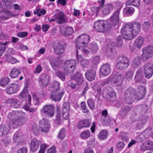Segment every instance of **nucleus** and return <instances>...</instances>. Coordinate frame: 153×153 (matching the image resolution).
I'll return each mask as SVG.
<instances>
[{
	"label": "nucleus",
	"mask_w": 153,
	"mask_h": 153,
	"mask_svg": "<svg viewBox=\"0 0 153 153\" xmlns=\"http://www.w3.org/2000/svg\"><path fill=\"white\" fill-rule=\"evenodd\" d=\"M8 43V42L7 41L4 43H2L0 42V56L4 53L6 49L5 46Z\"/></svg>",
	"instance_id": "46"
},
{
	"label": "nucleus",
	"mask_w": 153,
	"mask_h": 153,
	"mask_svg": "<svg viewBox=\"0 0 153 153\" xmlns=\"http://www.w3.org/2000/svg\"><path fill=\"white\" fill-rule=\"evenodd\" d=\"M65 93L64 91L60 92L58 93L55 94L54 93H51V98L52 100L56 102L60 101Z\"/></svg>",
	"instance_id": "26"
},
{
	"label": "nucleus",
	"mask_w": 153,
	"mask_h": 153,
	"mask_svg": "<svg viewBox=\"0 0 153 153\" xmlns=\"http://www.w3.org/2000/svg\"><path fill=\"white\" fill-rule=\"evenodd\" d=\"M134 12V9L131 7H127L123 9L124 13L126 14H131Z\"/></svg>",
	"instance_id": "55"
},
{
	"label": "nucleus",
	"mask_w": 153,
	"mask_h": 153,
	"mask_svg": "<svg viewBox=\"0 0 153 153\" xmlns=\"http://www.w3.org/2000/svg\"><path fill=\"white\" fill-rule=\"evenodd\" d=\"M113 8V6L112 4L109 3L104 5L102 10V13L105 15H107L112 11Z\"/></svg>",
	"instance_id": "32"
},
{
	"label": "nucleus",
	"mask_w": 153,
	"mask_h": 153,
	"mask_svg": "<svg viewBox=\"0 0 153 153\" xmlns=\"http://www.w3.org/2000/svg\"><path fill=\"white\" fill-rule=\"evenodd\" d=\"M93 88L97 92L96 96L100 97L101 95L102 89L99 85L97 83L95 84L94 85Z\"/></svg>",
	"instance_id": "51"
},
{
	"label": "nucleus",
	"mask_w": 153,
	"mask_h": 153,
	"mask_svg": "<svg viewBox=\"0 0 153 153\" xmlns=\"http://www.w3.org/2000/svg\"><path fill=\"white\" fill-rule=\"evenodd\" d=\"M144 39L141 36L138 37L135 40L134 45L135 48L139 49L143 43Z\"/></svg>",
	"instance_id": "33"
},
{
	"label": "nucleus",
	"mask_w": 153,
	"mask_h": 153,
	"mask_svg": "<svg viewBox=\"0 0 153 153\" xmlns=\"http://www.w3.org/2000/svg\"><path fill=\"white\" fill-rule=\"evenodd\" d=\"M135 109L138 111L143 114L146 113L149 109V107L146 104H142L136 106Z\"/></svg>",
	"instance_id": "28"
},
{
	"label": "nucleus",
	"mask_w": 153,
	"mask_h": 153,
	"mask_svg": "<svg viewBox=\"0 0 153 153\" xmlns=\"http://www.w3.org/2000/svg\"><path fill=\"white\" fill-rule=\"evenodd\" d=\"M54 107L52 105H46L42 108V114L49 117H52L54 115Z\"/></svg>",
	"instance_id": "9"
},
{
	"label": "nucleus",
	"mask_w": 153,
	"mask_h": 153,
	"mask_svg": "<svg viewBox=\"0 0 153 153\" xmlns=\"http://www.w3.org/2000/svg\"><path fill=\"white\" fill-rule=\"evenodd\" d=\"M90 48L92 53H95L98 51V47L96 42H93L90 45Z\"/></svg>",
	"instance_id": "52"
},
{
	"label": "nucleus",
	"mask_w": 153,
	"mask_h": 153,
	"mask_svg": "<svg viewBox=\"0 0 153 153\" xmlns=\"http://www.w3.org/2000/svg\"><path fill=\"white\" fill-rule=\"evenodd\" d=\"M105 24L103 20H98L94 23V28L98 32H102L104 30L103 25Z\"/></svg>",
	"instance_id": "22"
},
{
	"label": "nucleus",
	"mask_w": 153,
	"mask_h": 153,
	"mask_svg": "<svg viewBox=\"0 0 153 153\" xmlns=\"http://www.w3.org/2000/svg\"><path fill=\"white\" fill-rule=\"evenodd\" d=\"M74 31L72 27L68 26H61L59 27V32L65 36H69L72 34Z\"/></svg>",
	"instance_id": "14"
},
{
	"label": "nucleus",
	"mask_w": 153,
	"mask_h": 153,
	"mask_svg": "<svg viewBox=\"0 0 153 153\" xmlns=\"http://www.w3.org/2000/svg\"><path fill=\"white\" fill-rule=\"evenodd\" d=\"M9 131L8 125L1 124L0 125V137L4 136L7 134Z\"/></svg>",
	"instance_id": "31"
},
{
	"label": "nucleus",
	"mask_w": 153,
	"mask_h": 153,
	"mask_svg": "<svg viewBox=\"0 0 153 153\" xmlns=\"http://www.w3.org/2000/svg\"><path fill=\"white\" fill-rule=\"evenodd\" d=\"M146 93V89L145 87H142L139 88V92L136 94L137 100H140L143 98Z\"/></svg>",
	"instance_id": "35"
},
{
	"label": "nucleus",
	"mask_w": 153,
	"mask_h": 153,
	"mask_svg": "<svg viewBox=\"0 0 153 153\" xmlns=\"http://www.w3.org/2000/svg\"><path fill=\"white\" fill-rule=\"evenodd\" d=\"M87 102L88 105L91 109L94 110L95 109V103L92 99H89Z\"/></svg>",
	"instance_id": "54"
},
{
	"label": "nucleus",
	"mask_w": 153,
	"mask_h": 153,
	"mask_svg": "<svg viewBox=\"0 0 153 153\" xmlns=\"http://www.w3.org/2000/svg\"><path fill=\"white\" fill-rule=\"evenodd\" d=\"M131 108L129 106H123L121 107L122 111L124 114H127L130 112L131 110Z\"/></svg>",
	"instance_id": "61"
},
{
	"label": "nucleus",
	"mask_w": 153,
	"mask_h": 153,
	"mask_svg": "<svg viewBox=\"0 0 153 153\" xmlns=\"http://www.w3.org/2000/svg\"><path fill=\"white\" fill-rule=\"evenodd\" d=\"M21 73V70L20 69L16 68H13L10 73V76L12 78H15Z\"/></svg>",
	"instance_id": "37"
},
{
	"label": "nucleus",
	"mask_w": 153,
	"mask_h": 153,
	"mask_svg": "<svg viewBox=\"0 0 153 153\" xmlns=\"http://www.w3.org/2000/svg\"><path fill=\"white\" fill-rule=\"evenodd\" d=\"M70 103L68 102H65L63 105L62 109V112H69L70 111Z\"/></svg>",
	"instance_id": "53"
},
{
	"label": "nucleus",
	"mask_w": 153,
	"mask_h": 153,
	"mask_svg": "<svg viewBox=\"0 0 153 153\" xmlns=\"http://www.w3.org/2000/svg\"><path fill=\"white\" fill-rule=\"evenodd\" d=\"M80 105L81 109L83 110V113H86L89 112V110L87 108L85 102H82L80 104Z\"/></svg>",
	"instance_id": "58"
},
{
	"label": "nucleus",
	"mask_w": 153,
	"mask_h": 153,
	"mask_svg": "<svg viewBox=\"0 0 153 153\" xmlns=\"http://www.w3.org/2000/svg\"><path fill=\"white\" fill-rule=\"evenodd\" d=\"M80 136L82 139H86L88 138L90 136V131L86 130L82 132L81 133Z\"/></svg>",
	"instance_id": "48"
},
{
	"label": "nucleus",
	"mask_w": 153,
	"mask_h": 153,
	"mask_svg": "<svg viewBox=\"0 0 153 153\" xmlns=\"http://www.w3.org/2000/svg\"><path fill=\"white\" fill-rule=\"evenodd\" d=\"M116 94L114 91H112L106 94L105 97L108 102H113L116 100Z\"/></svg>",
	"instance_id": "34"
},
{
	"label": "nucleus",
	"mask_w": 153,
	"mask_h": 153,
	"mask_svg": "<svg viewBox=\"0 0 153 153\" xmlns=\"http://www.w3.org/2000/svg\"><path fill=\"white\" fill-rule=\"evenodd\" d=\"M121 34L123 38L126 40H130L136 36L133 35V33L129 24H126L121 29Z\"/></svg>",
	"instance_id": "5"
},
{
	"label": "nucleus",
	"mask_w": 153,
	"mask_h": 153,
	"mask_svg": "<svg viewBox=\"0 0 153 153\" xmlns=\"http://www.w3.org/2000/svg\"><path fill=\"white\" fill-rule=\"evenodd\" d=\"M76 82L77 84L80 85L82 84L84 82L83 77L82 74L79 72H76L71 78Z\"/></svg>",
	"instance_id": "23"
},
{
	"label": "nucleus",
	"mask_w": 153,
	"mask_h": 153,
	"mask_svg": "<svg viewBox=\"0 0 153 153\" xmlns=\"http://www.w3.org/2000/svg\"><path fill=\"white\" fill-rule=\"evenodd\" d=\"M120 11L119 9H117L111 17L110 23L113 27L116 28H118L119 25V14Z\"/></svg>",
	"instance_id": "7"
},
{
	"label": "nucleus",
	"mask_w": 153,
	"mask_h": 153,
	"mask_svg": "<svg viewBox=\"0 0 153 153\" xmlns=\"http://www.w3.org/2000/svg\"><path fill=\"white\" fill-rule=\"evenodd\" d=\"M144 72L146 78L150 79L153 74V65L150 63H146L144 66Z\"/></svg>",
	"instance_id": "10"
},
{
	"label": "nucleus",
	"mask_w": 153,
	"mask_h": 153,
	"mask_svg": "<svg viewBox=\"0 0 153 153\" xmlns=\"http://www.w3.org/2000/svg\"><path fill=\"white\" fill-rule=\"evenodd\" d=\"M40 143V141L36 138L32 140L30 146V150L33 152H35L38 149Z\"/></svg>",
	"instance_id": "24"
},
{
	"label": "nucleus",
	"mask_w": 153,
	"mask_h": 153,
	"mask_svg": "<svg viewBox=\"0 0 153 153\" xmlns=\"http://www.w3.org/2000/svg\"><path fill=\"white\" fill-rule=\"evenodd\" d=\"M90 39L89 35L83 34L79 36L75 41V44L77 49H80L86 47Z\"/></svg>",
	"instance_id": "3"
},
{
	"label": "nucleus",
	"mask_w": 153,
	"mask_h": 153,
	"mask_svg": "<svg viewBox=\"0 0 153 153\" xmlns=\"http://www.w3.org/2000/svg\"><path fill=\"white\" fill-rule=\"evenodd\" d=\"M140 56H137L135 57L134 59L133 64L136 66H139L140 64Z\"/></svg>",
	"instance_id": "62"
},
{
	"label": "nucleus",
	"mask_w": 153,
	"mask_h": 153,
	"mask_svg": "<svg viewBox=\"0 0 153 153\" xmlns=\"http://www.w3.org/2000/svg\"><path fill=\"white\" fill-rule=\"evenodd\" d=\"M150 25L149 21L144 22L143 24L142 28L144 30H146L150 28Z\"/></svg>",
	"instance_id": "63"
},
{
	"label": "nucleus",
	"mask_w": 153,
	"mask_h": 153,
	"mask_svg": "<svg viewBox=\"0 0 153 153\" xmlns=\"http://www.w3.org/2000/svg\"><path fill=\"white\" fill-rule=\"evenodd\" d=\"M140 148L142 151L147 150H153V142L150 140L146 142L140 146Z\"/></svg>",
	"instance_id": "20"
},
{
	"label": "nucleus",
	"mask_w": 153,
	"mask_h": 153,
	"mask_svg": "<svg viewBox=\"0 0 153 153\" xmlns=\"http://www.w3.org/2000/svg\"><path fill=\"white\" fill-rule=\"evenodd\" d=\"M7 103H10L14 108H17L19 107L18 100L15 98H10L7 99L6 101Z\"/></svg>",
	"instance_id": "38"
},
{
	"label": "nucleus",
	"mask_w": 153,
	"mask_h": 153,
	"mask_svg": "<svg viewBox=\"0 0 153 153\" xmlns=\"http://www.w3.org/2000/svg\"><path fill=\"white\" fill-rule=\"evenodd\" d=\"M19 86L18 84L12 83L9 84L6 88V91L9 94H12L16 93L19 89Z\"/></svg>",
	"instance_id": "17"
},
{
	"label": "nucleus",
	"mask_w": 153,
	"mask_h": 153,
	"mask_svg": "<svg viewBox=\"0 0 153 153\" xmlns=\"http://www.w3.org/2000/svg\"><path fill=\"white\" fill-rule=\"evenodd\" d=\"M131 27L133 35L136 36L138 34L141 29V24L140 22H134L129 24Z\"/></svg>",
	"instance_id": "18"
},
{
	"label": "nucleus",
	"mask_w": 153,
	"mask_h": 153,
	"mask_svg": "<svg viewBox=\"0 0 153 153\" xmlns=\"http://www.w3.org/2000/svg\"><path fill=\"white\" fill-rule=\"evenodd\" d=\"M60 85L58 82L56 81H53L52 83L50 84L49 88V90L52 91L51 93L57 92L59 90Z\"/></svg>",
	"instance_id": "25"
},
{
	"label": "nucleus",
	"mask_w": 153,
	"mask_h": 153,
	"mask_svg": "<svg viewBox=\"0 0 153 153\" xmlns=\"http://www.w3.org/2000/svg\"><path fill=\"white\" fill-rule=\"evenodd\" d=\"M103 22L105 24L103 25L104 30H109L111 29V27H113L110 23H108L105 21H103Z\"/></svg>",
	"instance_id": "57"
},
{
	"label": "nucleus",
	"mask_w": 153,
	"mask_h": 153,
	"mask_svg": "<svg viewBox=\"0 0 153 153\" xmlns=\"http://www.w3.org/2000/svg\"><path fill=\"white\" fill-rule=\"evenodd\" d=\"M143 51L153 56V47L151 45L148 46L143 49Z\"/></svg>",
	"instance_id": "45"
},
{
	"label": "nucleus",
	"mask_w": 153,
	"mask_h": 153,
	"mask_svg": "<svg viewBox=\"0 0 153 153\" xmlns=\"http://www.w3.org/2000/svg\"><path fill=\"white\" fill-rule=\"evenodd\" d=\"M104 0H101V1H98V2L99 3L100 6L99 7H91V10L94 13H98L102 8L104 3Z\"/></svg>",
	"instance_id": "40"
},
{
	"label": "nucleus",
	"mask_w": 153,
	"mask_h": 153,
	"mask_svg": "<svg viewBox=\"0 0 153 153\" xmlns=\"http://www.w3.org/2000/svg\"><path fill=\"white\" fill-rule=\"evenodd\" d=\"M27 89H24L19 95V98L20 101L22 102L25 100L27 98Z\"/></svg>",
	"instance_id": "39"
},
{
	"label": "nucleus",
	"mask_w": 153,
	"mask_h": 153,
	"mask_svg": "<svg viewBox=\"0 0 153 153\" xmlns=\"http://www.w3.org/2000/svg\"><path fill=\"white\" fill-rule=\"evenodd\" d=\"M25 116V113L22 111H14L10 113L8 117L10 126L13 128L22 126L26 121Z\"/></svg>",
	"instance_id": "1"
},
{
	"label": "nucleus",
	"mask_w": 153,
	"mask_h": 153,
	"mask_svg": "<svg viewBox=\"0 0 153 153\" xmlns=\"http://www.w3.org/2000/svg\"><path fill=\"white\" fill-rule=\"evenodd\" d=\"M117 53L116 50L114 48H108L107 50L106 54L109 56H112L115 55Z\"/></svg>",
	"instance_id": "44"
},
{
	"label": "nucleus",
	"mask_w": 153,
	"mask_h": 153,
	"mask_svg": "<svg viewBox=\"0 0 153 153\" xmlns=\"http://www.w3.org/2000/svg\"><path fill=\"white\" fill-rule=\"evenodd\" d=\"M135 91L133 88L129 87L126 90L124 93V99L126 102L128 104H131L135 99L137 100Z\"/></svg>",
	"instance_id": "4"
},
{
	"label": "nucleus",
	"mask_w": 153,
	"mask_h": 153,
	"mask_svg": "<svg viewBox=\"0 0 153 153\" xmlns=\"http://www.w3.org/2000/svg\"><path fill=\"white\" fill-rule=\"evenodd\" d=\"M143 53L141 56L142 60L143 62H145L151 58L153 56L143 51Z\"/></svg>",
	"instance_id": "47"
},
{
	"label": "nucleus",
	"mask_w": 153,
	"mask_h": 153,
	"mask_svg": "<svg viewBox=\"0 0 153 153\" xmlns=\"http://www.w3.org/2000/svg\"><path fill=\"white\" fill-rule=\"evenodd\" d=\"M123 37L122 36L119 35L116 38V44L117 46L119 48L122 47L123 44L122 40Z\"/></svg>",
	"instance_id": "50"
},
{
	"label": "nucleus",
	"mask_w": 153,
	"mask_h": 153,
	"mask_svg": "<svg viewBox=\"0 0 153 153\" xmlns=\"http://www.w3.org/2000/svg\"><path fill=\"white\" fill-rule=\"evenodd\" d=\"M96 67H91V69L87 71L85 73L86 78L89 81H92L95 79L96 74Z\"/></svg>",
	"instance_id": "15"
},
{
	"label": "nucleus",
	"mask_w": 153,
	"mask_h": 153,
	"mask_svg": "<svg viewBox=\"0 0 153 153\" xmlns=\"http://www.w3.org/2000/svg\"><path fill=\"white\" fill-rule=\"evenodd\" d=\"M10 81L9 78L7 77H4L0 79V85L4 87L9 83Z\"/></svg>",
	"instance_id": "43"
},
{
	"label": "nucleus",
	"mask_w": 153,
	"mask_h": 153,
	"mask_svg": "<svg viewBox=\"0 0 153 153\" xmlns=\"http://www.w3.org/2000/svg\"><path fill=\"white\" fill-rule=\"evenodd\" d=\"M21 133L19 131L16 132L14 135L13 140L14 142L17 143V146L19 143V141L21 137Z\"/></svg>",
	"instance_id": "42"
},
{
	"label": "nucleus",
	"mask_w": 153,
	"mask_h": 153,
	"mask_svg": "<svg viewBox=\"0 0 153 153\" xmlns=\"http://www.w3.org/2000/svg\"><path fill=\"white\" fill-rule=\"evenodd\" d=\"M12 3L10 0H3L1 2L0 7L3 9L0 10V13L4 12L11 16V12L9 10L5 11L4 9H10L12 8Z\"/></svg>",
	"instance_id": "8"
},
{
	"label": "nucleus",
	"mask_w": 153,
	"mask_h": 153,
	"mask_svg": "<svg viewBox=\"0 0 153 153\" xmlns=\"http://www.w3.org/2000/svg\"><path fill=\"white\" fill-rule=\"evenodd\" d=\"M130 61L126 56L123 55L118 56L117 59L116 67L121 70L126 69L129 65Z\"/></svg>",
	"instance_id": "2"
},
{
	"label": "nucleus",
	"mask_w": 153,
	"mask_h": 153,
	"mask_svg": "<svg viewBox=\"0 0 153 153\" xmlns=\"http://www.w3.org/2000/svg\"><path fill=\"white\" fill-rule=\"evenodd\" d=\"M56 76L60 78L62 80L64 81L65 79V75L64 73L58 71L56 73Z\"/></svg>",
	"instance_id": "56"
},
{
	"label": "nucleus",
	"mask_w": 153,
	"mask_h": 153,
	"mask_svg": "<svg viewBox=\"0 0 153 153\" xmlns=\"http://www.w3.org/2000/svg\"><path fill=\"white\" fill-rule=\"evenodd\" d=\"M107 132L106 130H103L101 131L99 134L98 136L100 139L104 140L106 138Z\"/></svg>",
	"instance_id": "49"
},
{
	"label": "nucleus",
	"mask_w": 153,
	"mask_h": 153,
	"mask_svg": "<svg viewBox=\"0 0 153 153\" xmlns=\"http://www.w3.org/2000/svg\"><path fill=\"white\" fill-rule=\"evenodd\" d=\"M56 19V22L59 24L66 23L68 22V19L66 15L62 11H60L54 15Z\"/></svg>",
	"instance_id": "12"
},
{
	"label": "nucleus",
	"mask_w": 153,
	"mask_h": 153,
	"mask_svg": "<svg viewBox=\"0 0 153 153\" xmlns=\"http://www.w3.org/2000/svg\"><path fill=\"white\" fill-rule=\"evenodd\" d=\"M140 0H128L126 3V5H133L135 7L139 6Z\"/></svg>",
	"instance_id": "41"
},
{
	"label": "nucleus",
	"mask_w": 153,
	"mask_h": 153,
	"mask_svg": "<svg viewBox=\"0 0 153 153\" xmlns=\"http://www.w3.org/2000/svg\"><path fill=\"white\" fill-rule=\"evenodd\" d=\"M50 80V78L48 75L45 74H42L38 80L40 87L43 88L47 86Z\"/></svg>",
	"instance_id": "13"
},
{
	"label": "nucleus",
	"mask_w": 153,
	"mask_h": 153,
	"mask_svg": "<svg viewBox=\"0 0 153 153\" xmlns=\"http://www.w3.org/2000/svg\"><path fill=\"white\" fill-rule=\"evenodd\" d=\"M144 77L143 72L141 68H139L137 71L134 77L136 82H140L143 79Z\"/></svg>",
	"instance_id": "29"
},
{
	"label": "nucleus",
	"mask_w": 153,
	"mask_h": 153,
	"mask_svg": "<svg viewBox=\"0 0 153 153\" xmlns=\"http://www.w3.org/2000/svg\"><path fill=\"white\" fill-rule=\"evenodd\" d=\"M112 81L114 83L116 84L117 86H120L122 83L123 79L121 74L115 75L112 78Z\"/></svg>",
	"instance_id": "27"
},
{
	"label": "nucleus",
	"mask_w": 153,
	"mask_h": 153,
	"mask_svg": "<svg viewBox=\"0 0 153 153\" xmlns=\"http://www.w3.org/2000/svg\"><path fill=\"white\" fill-rule=\"evenodd\" d=\"M54 52L56 55H60L64 53L65 47L62 43H55L53 46Z\"/></svg>",
	"instance_id": "11"
},
{
	"label": "nucleus",
	"mask_w": 153,
	"mask_h": 153,
	"mask_svg": "<svg viewBox=\"0 0 153 153\" xmlns=\"http://www.w3.org/2000/svg\"><path fill=\"white\" fill-rule=\"evenodd\" d=\"M121 139L124 141L127 142L128 140V137L127 134L124 132H122L120 135Z\"/></svg>",
	"instance_id": "60"
},
{
	"label": "nucleus",
	"mask_w": 153,
	"mask_h": 153,
	"mask_svg": "<svg viewBox=\"0 0 153 153\" xmlns=\"http://www.w3.org/2000/svg\"><path fill=\"white\" fill-rule=\"evenodd\" d=\"M76 55L77 58L79 60L81 65L84 68L87 66L89 63L88 61L86 59H83L80 56H78V50H76Z\"/></svg>",
	"instance_id": "36"
},
{
	"label": "nucleus",
	"mask_w": 153,
	"mask_h": 153,
	"mask_svg": "<svg viewBox=\"0 0 153 153\" xmlns=\"http://www.w3.org/2000/svg\"><path fill=\"white\" fill-rule=\"evenodd\" d=\"M150 132L148 131H146L140 134L136 137V141L138 143L143 141L146 138L149 137Z\"/></svg>",
	"instance_id": "21"
},
{
	"label": "nucleus",
	"mask_w": 153,
	"mask_h": 153,
	"mask_svg": "<svg viewBox=\"0 0 153 153\" xmlns=\"http://www.w3.org/2000/svg\"><path fill=\"white\" fill-rule=\"evenodd\" d=\"M91 121L88 119H85L79 121L77 125V127L80 129L84 128H88L90 125Z\"/></svg>",
	"instance_id": "30"
},
{
	"label": "nucleus",
	"mask_w": 153,
	"mask_h": 153,
	"mask_svg": "<svg viewBox=\"0 0 153 153\" xmlns=\"http://www.w3.org/2000/svg\"><path fill=\"white\" fill-rule=\"evenodd\" d=\"M65 136V130L63 128L59 131L58 134V137L60 139L62 140Z\"/></svg>",
	"instance_id": "64"
},
{
	"label": "nucleus",
	"mask_w": 153,
	"mask_h": 153,
	"mask_svg": "<svg viewBox=\"0 0 153 153\" xmlns=\"http://www.w3.org/2000/svg\"><path fill=\"white\" fill-rule=\"evenodd\" d=\"M76 62L74 60H68L64 64L63 67L65 70L69 73H73L75 69Z\"/></svg>",
	"instance_id": "6"
},
{
	"label": "nucleus",
	"mask_w": 153,
	"mask_h": 153,
	"mask_svg": "<svg viewBox=\"0 0 153 153\" xmlns=\"http://www.w3.org/2000/svg\"><path fill=\"white\" fill-rule=\"evenodd\" d=\"M111 68L110 65L107 63H105L102 65L100 69L101 74L104 76H108L111 72Z\"/></svg>",
	"instance_id": "19"
},
{
	"label": "nucleus",
	"mask_w": 153,
	"mask_h": 153,
	"mask_svg": "<svg viewBox=\"0 0 153 153\" xmlns=\"http://www.w3.org/2000/svg\"><path fill=\"white\" fill-rule=\"evenodd\" d=\"M39 126L42 131L46 132L50 127L49 122L47 119L43 118L39 121Z\"/></svg>",
	"instance_id": "16"
},
{
	"label": "nucleus",
	"mask_w": 153,
	"mask_h": 153,
	"mask_svg": "<svg viewBox=\"0 0 153 153\" xmlns=\"http://www.w3.org/2000/svg\"><path fill=\"white\" fill-rule=\"evenodd\" d=\"M50 63L53 69L55 70L58 68L59 66V64L58 62H54L53 61L51 60L50 61Z\"/></svg>",
	"instance_id": "59"
}]
</instances>
